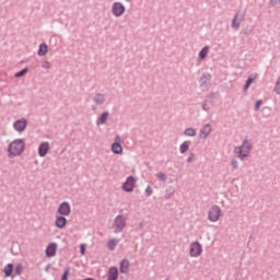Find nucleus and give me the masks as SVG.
<instances>
[{
	"label": "nucleus",
	"mask_w": 280,
	"mask_h": 280,
	"mask_svg": "<svg viewBox=\"0 0 280 280\" xmlns=\"http://www.w3.org/2000/svg\"><path fill=\"white\" fill-rule=\"evenodd\" d=\"M25 150V141L23 139L13 140L8 147L9 156H21Z\"/></svg>",
	"instance_id": "1"
},
{
	"label": "nucleus",
	"mask_w": 280,
	"mask_h": 280,
	"mask_svg": "<svg viewBox=\"0 0 280 280\" xmlns=\"http://www.w3.org/2000/svg\"><path fill=\"white\" fill-rule=\"evenodd\" d=\"M250 150H253L250 141L244 140L242 145L235 149L236 156L241 159V161H244L250 155Z\"/></svg>",
	"instance_id": "2"
},
{
	"label": "nucleus",
	"mask_w": 280,
	"mask_h": 280,
	"mask_svg": "<svg viewBox=\"0 0 280 280\" xmlns=\"http://www.w3.org/2000/svg\"><path fill=\"white\" fill-rule=\"evenodd\" d=\"M220 218H222V209L218 206H212L208 211V220L210 222H220Z\"/></svg>",
	"instance_id": "3"
},
{
	"label": "nucleus",
	"mask_w": 280,
	"mask_h": 280,
	"mask_svg": "<svg viewBox=\"0 0 280 280\" xmlns=\"http://www.w3.org/2000/svg\"><path fill=\"white\" fill-rule=\"evenodd\" d=\"M136 185H137V178H135V176H129L127 177L126 182L122 183L121 189L122 191L130 194L131 191H135Z\"/></svg>",
	"instance_id": "4"
},
{
	"label": "nucleus",
	"mask_w": 280,
	"mask_h": 280,
	"mask_svg": "<svg viewBox=\"0 0 280 280\" xmlns=\"http://www.w3.org/2000/svg\"><path fill=\"white\" fill-rule=\"evenodd\" d=\"M125 228H126V218H124V215L116 217L113 225L114 232L121 233Z\"/></svg>",
	"instance_id": "5"
},
{
	"label": "nucleus",
	"mask_w": 280,
	"mask_h": 280,
	"mask_svg": "<svg viewBox=\"0 0 280 280\" xmlns=\"http://www.w3.org/2000/svg\"><path fill=\"white\" fill-rule=\"evenodd\" d=\"M190 257H200L202 255V245L199 242H192L189 247Z\"/></svg>",
	"instance_id": "6"
},
{
	"label": "nucleus",
	"mask_w": 280,
	"mask_h": 280,
	"mask_svg": "<svg viewBox=\"0 0 280 280\" xmlns=\"http://www.w3.org/2000/svg\"><path fill=\"white\" fill-rule=\"evenodd\" d=\"M112 12L114 16H122L124 12H126V7L121 2H115L112 7Z\"/></svg>",
	"instance_id": "7"
},
{
	"label": "nucleus",
	"mask_w": 280,
	"mask_h": 280,
	"mask_svg": "<svg viewBox=\"0 0 280 280\" xmlns=\"http://www.w3.org/2000/svg\"><path fill=\"white\" fill-rule=\"evenodd\" d=\"M13 128L16 130V132H24V130L27 128V119L22 118L19 120H15L13 122Z\"/></svg>",
	"instance_id": "8"
},
{
	"label": "nucleus",
	"mask_w": 280,
	"mask_h": 280,
	"mask_svg": "<svg viewBox=\"0 0 280 280\" xmlns=\"http://www.w3.org/2000/svg\"><path fill=\"white\" fill-rule=\"evenodd\" d=\"M58 213L60 215H71V206L69 202L63 201L58 208Z\"/></svg>",
	"instance_id": "9"
},
{
	"label": "nucleus",
	"mask_w": 280,
	"mask_h": 280,
	"mask_svg": "<svg viewBox=\"0 0 280 280\" xmlns=\"http://www.w3.org/2000/svg\"><path fill=\"white\" fill-rule=\"evenodd\" d=\"M58 245L56 243H50L46 248V257H55Z\"/></svg>",
	"instance_id": "10"
},
{
	"label": "nucleus",
	"mask_w": 280,
	"mask_h": 280,
	"mask_svg": "<svg viewBox=\"0 0 280 280\" xmlns=\"http://www.w3.org/2000/svg\"><path fill=\"white\" fill-rule=\"evenodd\" d=\"M47 152H49V142L40 143L39 148H38V155L39 156H47Z\"/></svg>",
	"instance_id": "11"
},
{
	"label": "nucleus",
	"mask_w": 280,
	"mask_h": 280,
	"mask_svg": "<svg viewBox=\"0 0 280 280\" xmlns=\"http://www.w3.org/2000/svg\"><path fill=\"white\" fill-rule=\"evenodd\" d=\"M119 278V270L117 268L112 267L107 272V280H117Z\"/></svg>",
	"instance_id": "12"
},
{
	"label": "nucleus",
	"mask_w": 280,
	"mask_h": 280,
	"mask_svg": "<svg viewBox=\"0 0 280 280\" xmlns=\"http://www.w3.org/2000/svg\"><path fill=\"white\" fill-rule=\"evenodd\" d=\"M55 224L57 229H65L67 226V218L56 217Z\"/></svg>",
	"instance_id": "13"
},
{
	"label": "nucleus",
	"mask_w": 280,
	"mask_h": 280,
	"mask_svg": "<svg viewBox=\"0 0 280 280\" xmlns=\"http://www.w3.org/2000/svg\"><path fill=\"white\" fill-rule=\"evenodd\" d=\"M211 135V125H205L201 129H200V138L201 139H207V137Z\"/></svg>",
	"instance_id": "14"
},
{
	"label": "nucleus",
	"mask_w": 280,
	"mask_h": 280,
	"mask_svg": "<svg viewBox=\"0 0 280 280\" xmlns=\"http://www.w3.org/2000/svg\"><path fill=\"white\" fill-rule=\"evenodd\" d=\"M112 151L114 154H121V152H124V148L121 144H119V142H115L112 144Z\"/></svg>",
	"instance_id": "15"
},
{
	"label": "nucleus",
	"mask_w": 280,
	"mask_h": 280,
	"mask_svg": "<svg viewBox=\"0 0 280 280\" xmlns=\"http://www.w3.org/2000/svg\"><path fill=\"white\" fill-rule=\"evenodd\" d=\"M47 51H49V48L47 47V44H40L38 48V56H46Z\"/></svg>",
	"instance_id": "16"
},
{
	"label": "nucleus",
	"mask_w": 280,
	"mask_h": 280,
	"mask_svg": "<svg viewBox=\"0 0 280 280\" xmlns=\"http://www.w3.org/2000/svg\"><path fill=\"white\" fill-rule=\"evenodd\" d=\"M189 145H191L190 141H184L180 145H179V152L180 154H185V152H187V150H189Z\"/></svg>",
	"instance_id": "17"
},
{
	"label": "nucleus",
	"mask_w": 280,
	"mask_h": 280,
	"mask_svg": "<svg viewBox=\"0 0 280 280\" xmlns=\"http://www.w3.org/2000/svg\"><path fill=\"white\" fill-rule=\"evenodd\" d=\"M119 244V241L116 238H110L107 242V247L109 248V250H115V248H117V245Z\"/></svg>",
	"instance_id": "18"
},
{
	"label": "nucleus",
	"mask_w": 280,
	"mask_h": 280,
	"mask_svg": "<svg viewBox=\"0 0 280 280\" xmlns=\"http://www.w3.org/2000/svg\"><path fill=\"white\" fill-rule=\"evenodd\" d=\"M128 268H130V262L128 260H122L120 262V272H122L124 275H126V272H128Z\"/></svg>",
	"instance_id": "19"
},
{
	"label": "nucleus",
	"mask_w": 280,
	"mask_h": 280,
	"mask_svg": "<svg viewBox=\"0 0 280 280\" xmlns=\"http://www.w3.org/2000/svg\"><path fill=\"white\" fill-rule=\"evenodd\" d=\"M12 272H14V265L8 264L4 267V275H5V277H12Z\"/></svg>",
	"instance_id": "20"
},
{
	"label": "nucleus",
	"mask_w": 280,
	"mask_h": 280,
	"mask_svg": "<svg viewBox=\"0 0 280 280\" xmlns=\"http://www.w3.org/2000/svg\"><path fill=\"white\" fill-rule=\"evenodd\" d=\"M208 55H209V46H205L202 50L199 52V58L201 60H205V58H207Z\"/></svg>",
	"instance_id": "21"
},
{
	"label": "nucleus",
	"mask_w": 280,
	"mask_h": 280,
	"mask_svg": "<svg viewBox=\"0 0 280 280\" xmlns=\"http://www.w3.org/2000/svg\"><path fill=\"white\" fill-rule=\"evenodd\" d=\"M108 120V112H105L101 115V117L97 120V124H106V121Z\"/></svg>",
	"instance_id": "22"
},
{
	"label": "nucleus",
	"mask_w": 280,
	"mask_h": 280,
	"mask_svg": "<svg viewBox=\"0 0 280 280\" xmlns=\"http://www.w3.org/2000/svg\"><path fill=\"white\" fill-rule=\"evenodd\" d=\"M185 137H196V129L194 128H187L184 131Z\"/></svg>",
	"instance_id": "23"
},
{
	"label": "nucleus",
	"mask_w": 280,
	"mask_h": 280,
	"mask_svg": "<svg viewBox=\"0 0 280 280\" xmlns=\"http://www.w3.org/2000/svg\"><path fill=\"white\" fill-rule=\"evenodd\" d=\"M94 102H95V104H102V103L104 102V95L97 94V95L94 97Z\"/></svg>",
	"instance_id": "24"
},
{
	"label": "nucleus",
	"mask_w": 280,
	"mask_h": 280,
	"mask_svg": "<svg viewBox=\"0 0 280 280\" xmlns=\"http://www.w3.org/2000/svg\"><path fill=\"white\" fill-rule=\"evenodd\" d=\"M156 177L159 180H162V183H165L167 180V176L164 173H158Z\"/></svg>",
	"instance_id": "25"
},
{
	"label": "nucleus",
	"mask_w": 280,
	"mask_h": 280,
	"mask_svg": "<svg viewBox=\"0 0 280 280\" xmlns=\"http://www.w3.org/2000/svg\"><path fill=\"white\" fill-rule=\"evenodd\" d=\"M15 272H16V275L18 276H21V275H23V265H18L16 267H15Z\"/></svg>",
	"instance_id": "26"
},
{
	"label": "nucleus",
	"mask_w": 280,
	"mask_h": 280,
	"mask_svg": "<svg viewBox=\"0 0 280 280\" xmlns=\"http://www.w3.org/2000/svg\"><path fill=\"white\" fill-rule=\"evenodd\" d=\"M232 27H234V30H237L240 27V22L237 21V15H235V18L232 22Z\"/></svg>",
	"instance_id": "27"
},
{
	"label": "nucleus",
	"mask_w": 280,
	"mask_h": 280,
	"mask_svg": "<svg viewBox=\"0 0 280 280\" xmlns=\"http://www.w3.org/2000/svg\"><path fill=\"white\" fill-rule=\"evenodd\" d=\"M275 93H277V95H280V77H279L278 81L276 82Z\"/></svg>",
	"instance_id": "28"
},
{
	"label": "nucleus",
	"mask_w": 280,
	"mask_h": 280,
	"mask_svg": "<svg viewBox=\"0 0 280 280\" xmlns=\"http://www.w3.org/2000/svg\"><path fill=\"white\" fill-rule=\"evenodd\" d=\"M25 73H27V68L21 70L20 72L15 73L16 78H23V75H25Z\"/></svg>",
	"instance_id": "29"
},
{
	"label": "nucleus",
	"mask_w": 280,
	"mask_h": 280,
	"mask_svg": "<svg viewBox=\"0 0 280 280\" xmlns=\"http://www.w3.org/2000/svg\"><path fill=\"white\" fill-rule=\"evenodd\" d=\"M253 80L255 79L253 78L247 79L244 91H246L247 89H250V84H253Z\"/></svg>",
	"instance_id": "30"
},
{
	"label": "nucleus",
	"mask_w": 280,
	"mask_h": 280,
	"mask_svg": "<svg viewBox=\"0 0 280 280\" xmlns=\"http://www.w3.org/2000/svg\"><path fill=\"white\" fill-rule=\"evenodd\" d=\"M61 280H69V269H66L62 277H61Z\"/></svg>",
	"instance_id": "31"
},
{
	"label": "nucleus",
	"mask_w": 280,
	"mask_h": 280,
	"mask_svg": "<svg viewBox=\"0 0 280 280\" xmlns=\"http://www.w3.org/2000/svg\"><path fill=\"white\" fill-rule=\"evenodd\" d=\"M42 67H43V69H50L51 63H49V61H44Z\"/></svg>",
	"instance_id": "32"
},
{
	"label": "nucleus",
	"mask_w": 280,
	"mask_h": 280,
	"mask_svg": "<svg viewBox=\"0 0 280 280\" xmlns=\"http://www.w3.org/2000/svg\"><path fill=\"white\" fill-rule=\"evenodd\" d=\"M80 252H81V255H84V253H86V245L85 244L80 245Z\"/></svg>",
	"instance_id": "33"
},
{
	"label": "nucleus",
	"mask_w": 280,
	"mask_h": 280,
	"mask_svg": "<svg viewBox=\"0 0 280 280\" xmlns=\"http://www.w3.org/2000/svg\"><path fill=\"white\" fill-rule=\"evenodd\" d=\"M238 165L240 163L237 162V160L232 161V167L237 168Z\"/></svg>",
	"instance_id": "34"
},
{
	"label": "nucleus",
	"mask_w": 280,
	"mask_h": 280,
	"mask_svg": "<svg viewBox=\"0 0 280 280\" xmlns=\"http://www.w3.org/2000/svg\"><path fill=\"white\" fill-rule=\"evenodd\" d=\"M145 192L148 194V196H152V187H148L147 189H145Z\"/></svg>",
	"instance_id": "35"
},
{
	"label": "nucleus",
	"mask_w": 280,
	"mask_h": 280,
	"mask_svg": "<svg viewBox=\"0 0 280 280\" xmlns=\"http://www.w3.org/2000/svg\"><path fill=\"white\" fill-rule=\"evenodd\" d=\"M255 106L256 110H259V108L261 107V101H257Z\"/></svg>",
	"instance_id": "36"
},
{
	"label": "nucleus",
	"mask_w": 280,
	"mask_h": 280,
	"mask_svg": "<svg viewBox=\"0 0 280 280\" xmlns=\"http://www.w3.org/2000/svg\"><path fill=\"white\" fill-rule=\"evenodd\" d=\"M115 141H116V143H118V141H121V138L119 136H117Z\"/></svg>",
	"instance_id": "37"
},
{
	"label": "nucleus",
	"mask_w": 280,
	"mask_h": 280,
	"mask_svg": "<svg viewBox=\"0 0 280 280\" xmlns=\"http://www.w3.org/2000/svg\"><path fill=\"white\" fill-rule=\"evenodd\" d=\"M187 162H188V163H191V158H188V159H187Z\"/></svg>",
	"instance_id": "38"
}]
</instances>
